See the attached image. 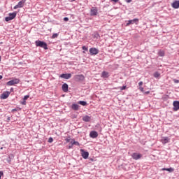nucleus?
<instances>
[{"instance_id":"4c0bfd02","label":"nucleus","mask_w":179,"mask_h":179,"mask_svg":"<svg viewBox=\"0 0 179 179\" xmlns=\"http://www.w3.org/2000/svg\"><path fill=\"white\" fill-rule=\"evenodd\" d=\"M2 176H3V171H0V179H1V177H2Z\"/></svg>"},{"instance_id":"c85d7f7f","label":"nucleus","mask_w":179,"mask_h":179,"mask_svg":"<svg viewBox=\"0 0 179 179\" xmlns=\"http://www.w3.org/2000/svg\"><path fill=\"white\" fill-rule=\"evenodd\" d=\"M29 97H30L29 95H25L23 98V100H24L25 101L27 100V99H29Z\"/></svg>"},{"instance_id":"c03bdc74","label":"nucleus","mask_w":179,"mask_h":179,"mask_svg":"<svg viewBox=\"0 0 179 179\" xmlns=\"http://www.w3.org/2000/svg\"><path fill=\"white\" fill-rule=\"evenodd\" d=\"M149 93H150V92L148 91V92H145V94H149Z\"/></svg>"},{"instance_id":"a19ab883","label":"nucleus","mask_w":179,"mask_h":179,"mask_svg":"<svg viewBox=\"0 0 179 179\" xmlns=\"http://www.w3.org/2000/svg\"><path fill=\"white\" fill-rule=\"evenodd\" d=\"M15 111H17V109H16V108L12 109V113H15Z\"/></svg>"},{"instance_id":"bb28decb","label":"nucleus","mask_w":179,"mask_h":179,"mask_svg":"<svg viewBox=\"0 0 179 179\" xmlns=\"http://www.w3.org/2000/svg\"><path fill=\"white\" fill-rule=\"evenodd\" d=\"M65 141H66V143H69V142H71V137H70V136L67 137V138L65 139Z\"/></svg>"},{"instance_id":"49530a36","label":"nucleus","mask_w":179,"mask_h":179,"mask_svg":"<svg viewBox=\"0 0 179 179\" xmlns=\"http://www.w3.org/2000/svg\"><path fill=\"white\" fill-rule=\"evenodd\" d=\"M3 76H0V80L2 79Z\"/></svg>"},{"instance_id":"a878e982","label":"nucleus","mask_w":179,"mask_h":179,"mask_svg":"<svg viewBox=\"0 0 179 179\" xmlns=\"http://www.w3.org/2000/svg\"><path fill=\"white\" fill-rule=\"evenodd\" d=\"M48 142L49 143H52V142H54V138H52V137H50L48 138Z\"/></svg>"},{"instance_id":"f03ea898","label":"nucleus","mask_w":179,"mask_h":179,"mask_svg":"<svg viewBox=\"0 0 179 179\" xmlns=\"http://www.w3.org/2000/svg\"><path fill=\"white\" fill-rule=\"evenodd\" d=\"M20 82L19 78H13V80L7 83V86H13V85H17Z\"/></svg>"},{"instance_id":"e433bc0d","label":"nucleus","mask_w":179,"mask_h":179,"mask_svg":"<svg viewBox=\"0 0 179 179\" xmlns=\"http://www.w3.org/2000/svg\"><path fill=\"white\" fill-rule=\"evenodd\" d=\"M173 82H174V83H179V80L174 79Z\"/></svg>"},{"instance_id":"79ce46f5","label":"nucleus","mask_w":179,"mask_h":179,"mask_svg":"<svg viewBox=\"0 0 179 179\" xmlns=\"http://www.w3.org/2000/svg\"><path fill=\"white\" fill-rule=\"evenodd\" d=\"M72 148H73V145L72 144L69 145V149H72Z\"/></svg>"},{"instance_id":"f704fd0d","label":"nucleus","mask_w":179,"mask_h":179,"mask_svg":"<svg viewBox=\"0 0 179 179\" xmlns=\"http://www.w3.org/2000/svg\"><path fill=\"white\" fill-rule=\"evenodd\" d=\"M74 145H76V146H79V142L78 141H74Z\"/></svg>"},{"instance_id":"58836bf2","label":"nucleus","mask_w":179,"mask_h":179,"mask_svg":"<svg viewBox=\"0 0 179 179\" xmlns=\"http://www.w3.org/2000/svg\"><path fill=\"white\" fill-rule=\"evenodd\" d=\"M142 85H143V82L140 81V82L138 83V86H142Z\"/></svg>"},{"instance_id":"8fccbe9b","label":"nucleus","mask_w":179,"mask_h":179,"mask_svg":"<svg viewBox=\"0 0 179 179\" xmlns=\"http://www.w3.org/2000/svg\"><path fill=\"white\" fill-rule=\"evenodd\" d=\"M0 62H1V56H0Z\"/></svg>"},{"instance_id":"20e7f679","label":"nucleus","mask_w":179,"mask_h":179,"mask_svg":"<svg viewBox=\"0 0 179 179\" xmlns=\"http://www.w3.org/2000/svg\"><path fill=\"white\" fill-rule=\"evenodd\" d=\"M139 20L138 18H134L133 20H129L126 24V26H129V24H138Z\"/></svg>"},{"instance_id":"0eeeda50","label":"nucleus","mask_w":179,"mask_h":179,"mask_svg":"<svg viewBox=\"0 0 179 179\" xmlns=\"http://www.w3.org/2000/svg\"><path fill=\"white\" fill-rule=\"evenodd\" d=\"M98 10L96 7H92L90 10V16H97Z\"/></svg>"},{"instance_id":"b1692460","label":"nucleus","mask_w":179,"mask_h":179,"mask_svg":"<svg viewBox=\"0 0 179 179\" xmlns=\"http://www.w3.org/2000/svg\"><path fill=\"white\" fill-rule=\"evenodd\" d=\"M160 77V73L159 72H155L154 73V78H159Z\"/></svg>"},{"instance_id":"5701e85b","label":"nucleus","mask_w":179,"mask_h":179,"mask_svg":"<svg viewBox=\"0 0 179 179\" xmlns=\"http://www.w3.org/2000/svg\"><path fill=\"white\" fill-rule=\"evenodd\" d=\"M158 55H159V57H164V51H163V50H159V51L158 52Z\"/></svg>"},{"instance_id":"ea45409f","label":"nucleus","mask_w":179,"mask_h":179,"mask_svg":"<svg viewBox=\"0 0 179 179\" xmlns=\"http://www.w3.org/2000/svg\"><path fill=\"white\" fill-rule=\"evenodd\" d=\"M139 90H141V92H143V87H139Z\"/></svg>"},{"instance_id":"7ed1b4c3","label":"nucleus","mask_w":179,"mask_h":179,"mask_svg":"<svg viewBox=\"0 0 179 179\" xmlns=\"http://www.w3.org/2000/svg\"><path fill=\"white\" fill-rule=\"evenodd\" d=\"M24 3H26V0H21L16 6H14V9H17L18 8H23V6H24Z\"/></svg>"},{"instance_id":"37998d69","label":"nucleus","mask_w":179,"mask_h":179,"mask_svg":"<svg viewBox=\"0 0 179 179\" xmlns=\"http://www.w3.org/2000/svg\"><path fill=\"white\" fill-rule=\"evenodd\" d=\"M112 2H115V3H117V2H118V0H110Z\"/></svg>"},{"instance_id":"de8ad7c7","label":"nucleus","mask_w":179,"mask_h":179,"mask_svg":"<svg viewBox=\"0 0 179 179\" xmlns=\"http://www.w3.org/2000/svg\"><path fill=\"white\" fill-rule=\"evenodd\" d=\"M8 121H9V120H10V117H8Z\"/></svg>"},{"instance_id":"7c9ffc66","label":"nucleus","mask_w":179,"mask_h":179,"mask_svg":"<svg viewBox=\"0 0 179 179\" xmlns=\"http://www.w3.org/2000/svg\"><path fill=\"white\" fill-rule=\"evenodd\" d=\"M82 48H83V50L84 51H87V47H86V46H83Z\"/></svg>"},{"instance_id":"dca6fc26","label":"nucleus","mask_w":179,"mask_h":179,"mask_svg":"<svg viewBox=\"0 0 179 179\" xmlns=\"http://www.w3.org/2000/svg\"><path fill=\"white\" fill-rule=\"evenodd\" d=\"M83 121L85 122H90V121H92V117L89 115H85L83 117Z\"/></svg>"},{"instance_id":"a211bd4d","label":"nucleus","mask_w":179,"mask_h":179,"mask_svg":"<svg viewBox=\"0 0 179 179\" xmlns=\"http://www.w3.org/2000/svg\"><path fill=\"white\" fill-rule=\"evenodd\" d=\"M71 108L74 110V111H78L79 110V105L78 103H73L71 105Z\"/></svg>"},{"instance_id":"393cba45","label":"nucleus","mask_w":179,"mask_h":179,"mask_svg":"<svg viewBox=\"0 0 179 179\" xmlns=\"http://www.w3.org/2000/svg\"><path fill=\"white\" fill-rule=\"evenodd\" d=\"M6 22H10V20H13L10 17L8 16L5 17Z\"/></svg>"},{"instance_id":"c756f323","label":"nucleus","mask_w":179,"mask_h":179,"mask_svg":"<svg viewBox=\"0 0 179 179\" xmlns=\"http://www.w3.org/2000/svg\"><path fill=\"white\" fill-rule=\"evenodd\" d=\"M125 89H127V86L125 85L120 87V90H125Z\"/></svg>"},{"instance_id":"9b49d317","label":"nucleus","mask_w":179,"mask_h":179,"mask_svg":"<svg viewBox=\"0 0 179 179\" xmlns=\"http://www.w3.org/2000/svg\"><path fill=\"white\" fill-rule=\"evenodd\" d=\"M10 94V92L8 91L3 92V94H1L0 99L5 100V99H8V97H9Z\"/></svg>"},{"instance_id":"09e8293b","label":"nucleus","mask_w":179,"mask_h":179,"mask_svg":"<svg viewBox=\"0 0 179 179\" xmlns=\"http://www.w3.org/2000/svg\"><path fill=\"white\" fill-rule=\"evenodd\" d=\"M91 161L93 162V159H91Z\"/></svg>"},{"instance_id":"a18cd8bd","label":"nucleus","mask_w":179,"mask_h":179,"mask_svg":"<svg viewBox=\"0 0 179 179\" xmlns=\"http://www.w3.org/2000/svg\"><path fill=\"white\" fill-rule=\"evenodd\" d=\"M10 92H13V88H11V89H10Z\"/></svg>"},{"instance_id":"72a5a7b5","label":"nucleus","mask_w":179,"mask_h":179,"mask_svg":"<svg viewBox=\"0 0 179 179\" xmlns=\"http://www.w3.org/2000/svg\"><path fill=\"white\" fill-rule=\"evenodd\" d=\"M74 143H75V139H72L71 141V145H73H73H75Z\"/></svg>"},{"instance_id":"39448f33","label":"nucleus","mask_w":179,"mask_h":179,"mask_svg":"<svg viewBox=\"0 0 179 179\" xmlns=\"http://www.w3.org/2000/svg\"><path fill=\"white\" fill-rule=\"evenodd\" d=\"M75 79L76 82H83V80H85V76H83V74L76 75Z\"/></svg>"},{"instance_id":"3c124183","label":"nucleus","mask_w":179,"mask_h":179,"mask_svg":"<svg viewBox=\"0 0 179 179\" xmlns=\"http://www.w3.org/2000/svg\"><path fill=\"white\" fill-rule=\"evenodd\" d=\"M72 1H76V0H72Z\"/></svg>"},{"instance_id":"4468645a","label":"nucleus","mask_w":179,"mask_h":179,"mask_svg":"<svg viewBox=\"0 0 179 179\" xmlns=\"http://www.w3.org/2000/svg\"><path fill=\"white\" fill-rule=\"evenodd\" d=\"M161 142H162V143H163V145H166V143H170V138H169V137H162V139H161Z\"/></svg>"},{"instance_id":"9d476101","label":"nucleus","mask_w":179,"mask_h":179,"mask_svg":"<svg viewBox=\"0 0 179 179\" xmlns=\"http://www.w3.org/2000/svg\"><path fill=\"white\" fill-rule=\"evenodd\" d=\"M131 157L134 160H139V159L142 157V154L134 152L132 154Z\"/></svg>"},{"instance_id":"aec40b11","label":"nucleus","mask_w":179,"mask_h":179,"mask_svg":"<svg viewBox=\"0 0 179 179\" xmlns=\"http://www.w3.org/2000/svg\"><path fill=\"white\" fill-rule=\"evenodd\" d=\"M162 171H169V173H173L174 171V168H163Z\"/></svg>"},{"instance_id":"2f4dec72","label":"nucleus","mask_w":179,"mask_h":179,"mask_svg":"<svg viewBox=\"0 0 179 179\" xmlns=\"http://www.w3.org/2000/svg\"><path fill=\"white\" fill-rule=\"evenodd\" d=\"M21 104H22V106H26V101L23 99V101L21 102Z\"/></svg>"},{"instance_id":"ddd939ff","label":"nucleus","mask_w":179,"mask_h":179,"mask_svg":"<svg viewBox=\"0 0 179 179\" xmlns=\"http://www.w3.org/2000/svg\"><path fill=\"white\" fill-rule=\"evenodd\" d=\"M90 138H92L93 139L97 138V136H99V133H97V131H92L90 133Z\"/></svg>"},{"instance_id":"cd10ccee","label":"nucleus","mask_w":179,"mask_h":179,"mask_svg":"<svg viewBox=\"0 0 179 179\" xmlns=\"http://www.w3.org/2000/svg\"><path fill=\"white\" fill-rule=\"evenodd\" d=\"M58 37V34H53L52 36V38H57Z\"/></svg>"},{"instance_id":"6e6552de","label":"nucleus","mask_w":179,"mask_h":179,"mask_svg":"<svg viewBox=\"0 0 179 179\" xmlns=\"http://www.w3.org/2000/svg\"><path fill=\"white\" fill-rule=\"evenodd\" d=\"M90 55H97L99 54V49L96 48H90Z\"/></svg>"},{"instance_id":"f257e3e1","label":"nucleus","mask_w":179,"mask_h":179,"mask_svg":"<svg viewBox=\"0 0 179 179\" xmlns=\"http://www.w3.org/2000/svg\"><path fill=\"white\" fill-rule=\"evenodd\" d=\"M35 45L36 47H41V48H43L44 50H48V47L47 46V43L43 41H40V40L36 41Z\"/></svg>"},{"instance_id":"423d86ee","label":"nucleus","mask_w":179,"mask_h":179,"mask_svg":"<svg viewBox=\"0 0 179 179\" xmlns=\"http://www.w3.org/2000/svg\"><path fill=\"white\" fill-rule=\"evenodd\" d=\"M80 152L83 159H85L86 160V159L89 158V152L85 151V150L83 149H81Z\"/></svg>"},{"instance_id":"f8f14e48","label":"nucleus","mask_w":179,"mask_h":179,"mask_svg":"<svg viewBox=\"0 0 179 179\" xmlns=\"http://www.w3.org/2000/svg\"><path fill=\"white\" fill-rule=\"evenodd\" d=\"M173 111H178L179 110V101H174L173 103Z\"/></svg>"},{"instance_id":"f3484780","label":"nucleus","mask_w":179,"mask_h":179,"mask_svg":"<svg viewBox=\"0 0 179 179\" xmlns=\"http://www.w3.org/2000/svg\"><path fill=\"white\" fill-rule=\"evenodd\" d=\"M172 8L174 9H178L179 8V1H176L171 4Z\"/></svg>"},{"instance_id":"1a4fd4ad","label":"nucleus","mask_w":179,"mask_h":179,"mask_svg":"<svg viewBox=\"0 0 179 179\" xmlns=\"http://www.w3.org/2000/svg\"><path fill=\"white\" fill-rule=\"evenodd\" d=\"M62 79H71L72 78V74L71 73H62L59 76Z\"/></svg>"},{"instance_id":"473e14b6","label":"nucleus","mask_w":179,"mask_h":179,"mask_svg":"<svg viewBox=\"0 0 179 179\" xmlns=\"http://www.w3.org/2000/svg\"><path fill=\"white\" fill-rule=\"evenodd\" d=\"M69 20V18L67 17H65L64 18V22H68Z\"/></svg>"},{"instance_id":"412c9836","label":"nucleus","mask_w":179,"mask_h":179,"mask_svg":"<svg viewBox=\"0 0 179 179\" xmlns=\"http://www.w3.org/2000/svg\"><path fill=\"white\" fill-rule=\"evenodd\" d=\"M78 104H80L81 106H87V102H86L85 101H79L78 102Z\"/></svg>"},{"instance_id":"2eb2a0df","label":"nucleus","mask_w":179,"mask_h":179,"mask_svg":"<svg viewBox=\"0 0 179 179\" xmlns=\"http://www.w3.org/2000/svg\"><path fill=\"white\" fill-rule=\"evenodd\" d=\"M69 87V86L66 83H64L62 86V89L63 92H64V93H66L68 92Z\"/></svg>"},{"instance_id":"c9c22d12","label":"nucleus","mask_w":179,"mask_h":179,"mask_svg":"<svg viewBox=\"0 0 179 179\" xmlns=\"http://www.w3.org/2000/svg\"><path fill=\"white\" fill-rule=\"evenodd\" d=\"M125 2H127V3H131V2H132V0H125Z\"/></svg>"},{"instance_id":"6ab92c4d","label":"nucleus","mask_w":179,"mask_h":179,"mask_svg":"<svg viewBox=\"0 0 179 179\" xmlns=\"http://www.w3.org/2000/svg\"><path fill=\"white\" fill-rule=\"evenodd\" d=\"M101 78H110V74L107 71H103L101 73Z\"/></svg>"},{"instance_id":"4be33fe9","label":"nucleus","mask_w":179,"mask_h":179,"mask_svg":"<svg viewBox=\"0 0 179 179\" xmlns=\"http://www.w3.org/2000/svg\"><path fill=\"white\" fill-rule=\"evenodd\" d=\"M8 17L13 20L16 17V13H9Z\"/></svg>"}]
</instances>
